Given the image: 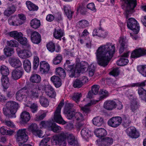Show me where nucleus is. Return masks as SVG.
Returning <instances> with one entry per match:
<instances>
[{
	"instance_id": "473e14b6",
	"label": "nucleus",
	"mask_w": 146,
	"mask_h": 146,
	"mask_svg": "<svg viewBox=\"0 0 146 146\" xmlns=\"http://www.w3.org/2000/svg\"><path fill=\"white\" fill-rule=\"evenodd\" d=\"M30 25L32 28L37 29L40 26V22L39 20L36 19H34L31 21Z\"/></svg>"
},
{
	"instance_id": "f8f14e48",
	"label": "nucleus",
	"mask_w": 146,
	"mask_h": 146,
	"mask_svg": "<svg viewBox=\"0 0 146 146\" xmlns=\"http://www.w3.org/2000/svg\"><path fill=\"white\" fill-rule=\"evenodd\" d=\"M119 42L120 46L119 52L121 54L128 48L127 40L125 37H122L120 38Z\"/></svg>"
},
{
	"instance_id": "a211bd4d",
	"label": "nucleus",
	"mask_w": 146,
	"mask_h": 146,
	"mask_svg": "<svg viewBox=\"0 0 146 146\" xmlns=\"http://www.w3.org/2000/svg\"><path fill=\"white\" fill-rule=\"evenodd\" d=\"M116 102L113 101H107L105 102L104 107L106 110H111L115 108Z\"/></svg>"
},
{
	"instance_id": "864d4df0",
	"label": "nucleus",
	"mask_w": 146,
	"mask_h": 146,
	"mask_svg": "<svg viewBox=\"0 0 146 146\" xmlns=\"http://www.w3.org/2000/svg\"><path fill=\"white\" fill-rule=\"evenodd\" d=\"M62 60V56L60 54H58L53 59V63L55 65L60 63Z\"/></svg>"
},
{
	"instance_id": "c756f323",
	"label": "nucleus",
	"mask_w": 146,
	"mask_h": 146,
	"mask_svg": "<svg viewBox=\"0 0 146 146\" xmlns=\"http://www.w3.org/2000/svg\"><path fill=\"white\" fill-rule=\"evenodd\" d=\"M53 35L55 38L57 39H59L60 40H61V37L64 35V33L60 29H55L53 33Z\"/></svg>"
},
{
	"instance_id": "a18cd8bd",
	"label": "nucleus",
	"mask_w": 146,
	"mask_h": 146,
	"mask_svg": "<svg viewBox=\"0 0 146 146\" xmlns=\"http://www.w3.org/2000/svg\"><path fill=\"white\" fill-rule=\"evenodd\" d=\"M39 101L41 106L44 107H46L49 105V102L48 100L44 97H40Z\"/></svg>"
},
{
	"instance_id": "4468645a",
	"label": "nucleus",
	"mask_w": 146,
	"mask_h": 146,
	"mask_svg": "<svg viewBox=\"0 0 146 146\" xmlns=\"http://www.w3.org/2000/svg\"><path fill=\"white\" fill-rule=\"evenodd\" d=\"M127 135L132 138H136L139 136V133L137 131L135 127H131L128 128L126 130Z\"/></svg>"
},
{
	"instance_id": "cd10ccee",
	"label": "nucleus",
	"mask_w": 146,
	"mask_h": 146,
	"mask_svg": "<svg viewBox=\"0 0 146 146\" xmlns=\"http://www.w3.org/2000/svg\"><path fill=\"white\" fill-rule=\"evenodd\" d=\"M94 132L96 136L99 137H104L107 134L106 131L102 128L95 129Z\"/></svg>"
},
{
	"instance_id": "8fccbe9b",
	"label": "nucleus",
	"mask_w": 146,
	"mask_h": 146,
	"mask_svg": "<svg viewBox=\"0 0 146 146\" xmlns=\"http://www.w3.org/2000/svg\"><path fill=\"white\" fill-rule=\"evenodd\" d=\"M84 120V117L80 112H76L75 114V121L76 122H82Z\"/></svg>"
},
{
	"instance_id": "f257e3e1",
	"label": "nucleus",
	"mask_w": 146,
	"mask_h": 146,
	"mask_svg": "<svg viewBox=\"0 0 146 146\" xmlns=\"http://www.w3.org/2000/svg\"><path fill=\"white\" fill-rule=\"evenodd\" d=\"M115 51V45L111 43H107L100 46L95 52L98 65L104 67L107 66Z\"/></svg>"
},
{
	"instance_id": "6ab92c4d",
	"label": "nucleus",
	"mask_w": 146,
	"mask_h": 146,
	"mask_svg": "<svg viewBox=\"0 0 146 146\" xmlns=\"http://www.w3.org/2000/svg\"><path fill=\"white\" fill-rule=\"evenodd\" d=\"M22 21H21L18 17H10L8 19V22L11 25L14 26H18L22 25L23 23Z\"/></svg>"
},
{
	"instance_id": "49530a36",
	"label": "nucleus",
	"mask_w": 146,
	"mask_h": 146,
	"mask_svg": "<svg viewBox=\"0 0 146 146\" xmlns=\"http://www.w3.org/2000/svg\"><path fill=\"white\" fill-rule=\"evenodd\" d=\"M65 112L67 115V117L68 119L75 121V114H76L75 112L72 111H68Z\"/></svg>"
},
{
	"instance_id": "2eb2a0df",
	"label": "nucleus",
	"mask_w": 146,
	"mask_h": 146,
	"mask_svg": "<svg viewBox=\"0 0 146 146\" xmlns=\"http://www.w3.org/2000/svg\"><path fill=\"white\" fill-rule=\"evenodd\" d=\"M19 56L23 59H25L29 58L32 55L31 52L28 50H17Z\"/></svg>"
},
{
	"instance_id": "4c0bfd02",
	"label": "nucleus",
	"mask_w": 146,
	"mask_h": 146,
	"mask_svg": "<svg viewBox=\"0 0 146 146\" xmlns=\"http://www.w3.org/2000/svg\"><path fill=\"white\" fill-rule=\"evenodd\" d=\"M24 68L27 72H29L31 68V63L30 61L28 59L25 60L23 62Z\"/></svg>"
},
{
	"instance_id": "13d9d810",
	"label": "nucleus",
	"mask_w": 146,
	"mask_h": 146,
	"mask_svg": "<svg viewBox=\"0 0 146 146\" xmlns=\"http://www.w3.org/2000/svg\"><path fill=\"white\" fill-rule=\"evenodd\" d=\"M7 45L13 47H17L19 45L18 42L15 40H11L7 41Z\"/></svg>"
},
{
	"instance_id": "1a4fd4ad",
	"label": "nucleus",
	"mask_w": 146,
	"mask_h": 146,
	"mask_svg": "<svg viewBox=\"0 0 146 146\" xmlns=\"http://www.w3.org/2000/svg\"><path fill=\"white\" fill-rule=\"evenodd\" d=\"M29 131H31L35 135L38 136L39 137H43L42 131L38 129L37 125L35 123H32L28 128Z\"/></svg>"
},
{
	"instance_id": "7ed1b4c3",
	"label": "nucleus",
	"mask_w": 146,
	"mask_h": 146,
	"mask_svg": "<svg viewBox=\"0 0 146 146\" xmlns=\"http://www.w3.org/2000/svg\"><path fill=\"white\" fill-rule=\"evenodd\" d=\"M123 4V9L127 19L130 17L135 12V8L137 5V0H120Z\"/></svg>"
},
{
	"instance_id": "aec40b11",
	"label": "nucleus",
	"mask_w": 146,
	"mask_h": 146,
	"mask_svg": "<svg viewBox=\"0 0 146 146\" xmlns=\"http://www.w3.org/2000/svg\"><path fill=\"white\" fill-rule=\"evenodd\" d=\"M49 64L46 62L43 61L40 62V71L41 73L47 72L49 71Z\"/></svg>"
},
{
	"instance_id": "f3484780",
	"label": "nucleus",
	"mask_w": 146,
	"mask_h": 146,
	"mask_svg": "<svg viewBox=\"0 0 146 146\" xmlns=\"http://www.w3.org/2000/svg\"><path fill=\"white\" fill-rule=\"evenodd\" d=\"M27 91L26 89L23 88L19 90L16 93L17 99L19 101H21L27 98Z\"/></svg>"
},
{
	"instance_id": "c85d7f7f",
	"label": "nucleus",
	"mask_w": 146,
	"mask_h": 146,
	"mask_svg": "<svg viewBox=\"0 0 146 146\" xmlns=\"http://www.w3.org/2000/svg\"><path fill=\"white\" fill-rule=\"evenodd\" d=\"M41 80L40 76L37 74H32L30 78V81L33 83H39L40 82Z\"/></svg>"
},
{
	"instance_id": "603ef678",
	"label": "nucleus",
	"mask_w": 146,
	"mask_h": 146,
	"mask_svg": "<svg viewBox=\"0 0 146 146\" xmlns=\"http://www.w3.org/2000/svg\"><path fill=\"white\" fill-rule=\"evenodd\" d=\"M46 47L48 50L51 52H53L55 48V45L52 42H49L46 45Z\"/></svg>"
},
{
	"instance_id": "6e6552de",
	"label": "nucleus",
	"mask_w": 146,
	"mask_h": 146,
	"mask_svg": "<svg viewBox=\"0 0 146 146\" xmlns=\"http://www.w3.org/2000/svg\"><path fill=\"white\" fill-rule=\"evenodd\" d=\"M121 123V117L116 116L110 119L108 122V124L109 126L115 128L120 126Z\"/></svg>"
},
{
	"instance_id": "338daca9",
	"label": "nucleus",
	"mask_w": 146,
	"mask_h": 146,
	"mask_svg": "<svg viewBox=\"0 0 146 146\" xmlns=\"http://www.w3.org/2000/svg\"><path fill=\"white\" fill-rule=\"evenodd\" d=\"M73 106V105L72 104L68 103L65 104L64 108V112L71 111V108Z\"/></svg>"
},
{
	"instance_id": "72a5a7b5",
	"label": "nucleus",
	"mask_w": 146,
	"mask_h": 146,
	"mask_svg": "<svg viewBox=\"0 0 146 146\" xmlns=\"http://www.w3.org/2000/svg\"><path fill=\"white\" fill-rule=\"evenodd\" d=\"M138 92L141 100L146 102V90L143 88H139Z\"/></svg>"
},
{
	"instance_id": "37998d69",
	"label": "nucleus",
	"mask_w": 146,
	"mask_h": 146,
	"mask_svg": "<svg viewBox=\"0 0 146 146\" xmlns=\"http://www.w3.org/2000/svg\"><path fill=\"white\" fill-rule=\"evenodd\" d=\"M89 25L88 22L86 20H82L79 21L77 24V27L80 28H84L88 27Z\"/></svg>"
},
{
	"instance_id": "4d7b16f0",
	"label": "nucleus",
	"mask_w": 146,
	"mask_h": 146,
	"mask_svg": "<svg viewBox=\"0 0 146 146\" xmlns=\"http://www.w3.org/2000/svg\"><path fill=\"white\" fill-rule=\"evenodd\" d=\"M50 140V138L49 137L43 139L41 141L40 143L39 146H51L47 143Z\"/></svg>"
},
{
	"instance_id": "f704fd0d",
	"label": "nucleus",
	"mask_w": 146,
	"mask_h": 146,
	"mask_svg": "<svg viewBox=\"0 0 146 146\" xmlns=\"http://www.w3.org/2000/svg\"><path fill=\"white\" fill-rule=\"evenodd\" d=\"M121 118L122 119V122L124 126L125 127L128 126L131 122L130 118L125 115H122Z\"/></svg>"
},
{
	"instance_id": "b1692460",
	"label": "nucleus",
	"mask_w": 146,
	"mask_h": 146,
	"mask_svg": "<svg viewBox=\"0 0 146 146\" xmlns=\"http://www.w3.org/2000/svg\"><path fill=\"white\" fill-rule=\"evenodd\" d=\"M29 97L33 99L38 97V90L36 88H33L29 90L28 94Z\"/></svg>"
},
{
	"instance_id": "5701e85b",
	"label": "nucleus",
	"mask_w": 146,
	"mask_h": 146,
	"mask_svg": "<svg viewBox=\"0 0 146 146\" xmlns=\"http://www.w3.org/2000/svg\"><path fill=\"white\" fill-rule=\"evenodd\" d=\"M50 80L56 88L60 87L62 85L61 79L57 76L54 75L52 76L50 78Z\"/></svg>"
},
{
	"instance_id": "e433bc0d",
	"label": "nucleus",
	"mask_w": 146,
	"mask_h": 146,
	"mask_svg": "<svg viewBox=\"0 0 146 146\" xmlns=\"http://www.w3.org/2000/svg\"><path fill=\"white\" fill-rule=\"evenodd\" d=\"M50 127H49V130L52 131L54 132L59 133L61 130V128L55 123H51Z\"/></svg>"
},
{
	"instance_id": "774afa93",
	"label": "nucleus",
	"mask_w": 146,
	"mask_h": 146,
	"mask_svg": "<svg viewBox=\"0 0 146 146\" xmlns=\"http://www.w3.org/2000/svg\"><path fill=\"white\" fill-rule=\"evenodd\" d=\"M46 113H44L41 115H36L35 120L36 121H39L42 120L46 116Z\"/></svg>"
},
{
	"instance_id": "2f4dec72",
	"label": "nucleus",
	"mask_w": 146,
	"mask_h": 146,
	"mask_svg": "<svg viewBox=\"0 0 146 146\" xmlns=\"http://www.w3.org/2000/svg\"><path fill=\"white\" fill-rule=\"evenodd\" d=\"M2 84L5 89H7L9 85V80L7 76H2L1 78Z\"/></svg>"
},
{
	"instance_id": "de8ad7c7",
	"label": "nucleus",
	"mask_w": 146,
	"mask_h": 146,
	"mask_svg": "<svg viewBox=\"0 0 146 146\" xmlns=\"http://www.w3.org/2000/svg\"><path fill=\"white\" fill-rule=\"evenodd\" d=\"M137 70L143 76L146 77V65H141L138 66Z\"/></svg>"
},
{
	"instance_id": "a19ab883",
	"label": "nucleus",
	"mask_w": 146,
	"mask_h": 146,
	"mask_svg": "<svg viewBox=\"0 0 146 146\" xmlns=\"http://www.w3.org/2000/svg\"><path fill=\"white\" fill-rule=\"evenodd\" d=\"M0 72L3 76H7L9 73V71L7 67L4 65L1 66Z\"/></svg>"
},
{
	"instance_id": "4be33fe9",
	"label": "nucleus",
	"mask_w": 146,
	"mask_h": 146,
	"mask_svg": "<svg viewBox=\"0 0 146 146\" xmlns=\"http://www.w3.org/2000/svg\"><path fill=\"white\" fill-rule=\"evenodd\" d=\"M45 92L47 96L52 98H54L56 96V93L51 86H48L45 89Z\"/></svg>"
},
{
	"instance_id": "69168bd1",
	"label": "nucleus",
	"mask_w": 146,
	"mask_h": 146,
	"mask_svg": "<svg viewBox=\"0 0 146 146\" xmlns=\"http://www.w3.org/2000/svg\"><path fill=\"white\" fill-rule=\"evenodd\" d=\"M39 64V59L38 57L36 56H35L34 57L33 65L34 68L36 69L38 66Z\"/></svg>"
},
{
	"instance_id": "6e6d98bb",
	"label": "nucleus",
	"mask_w": 146,
	"mask_h": 146,
	"mask_svg": "<svg viewBox=\"0 0 146 146\" xmlns=\"http://www.w3.org/2000/svg\"><path fill=\"white\" fill-rule=\"evenodd\" d=\"M73 86L74 88H79L81 87L83 84L78 79L75 80L73 82Z\"/></svg>"
},
{
	"instance_id": "ddd939ff",
	"label": "nucleus",
	"mask_w": 146,
	"mask_h": 146,
	"mask_svg": "<svg viewBox=\"0 0 146 146\" xmlns=\"http://www.w3.org/2000/svg\"><path fill=\"white\" fill-rule=\"evenodd\" d=\"M146 55V49L143 48H139L135 50L131 54V56L133 58H138Z\"/></svg>"
},
{
	"instance_id": "39448f33",
	"label": "nucleus",
	"mask_w": 146,
	"mask_h": 146,
	"mask_svg": "<svg viewBox=\"0 0 146 146\" xmlns=\"http://www.w3.org/2000/svg\"><path fill=\"white\" fill-rule=\"evenodd\" d=\"M26 129H19L17 132L16 135V140L17 141L19 142V146L20 144L27 141L28 139V136Z\"/></svg>"
},
{
	"instance_id": "c9c22d12",
	"label": "nucleus",
	"mask_w": 146,
	"mask_h": 146,
	"mask_svg": "<svg viewBox=\"0 0 146 146\" xmlns=\"http://www.w3.org/2000/svg\"><path fill=\"white\" fill-rule=\"evenodd\" d=\"M9 35L11 37H13L15 39L18 40L23 36L22 34L21 33L18 32L16 31H12L10 32Z\"/></svg>"
},
{
	"instance_id": "ea45409f",
	"label": "nucleus",
	"mask_w": 146,
	"mask_h": 146,
	"mask_svg": "<svg viewBox=\"0 0 146 146\" xmlns=\"http://www.w3.org/2000/svg\"><path fill=\"white\" fill-rule=\"evenodd\" d=\"M26 4L28 9L30 11H35L38 9V7L30 1H27Z\"/></svg>"
},
{
	"instance_id": "79ce46f5",
	"label": "nucleus",
	"mask_w": 146,
	"mask_h": 146,
	"mask_svg": "<svg viewBox=\"0 0 146 146\" xmlns=\"http://www.w3.org/2000/svg\"><path fill=\"white\" fill-rule=\"evenodd\" d=\"M64 12L67 17L69 20H71L72 17L74 12L70 10V7L65 6L64 7Z\"/></svg>"
},
{
	"instance_id": "dca6fc26",
	"label": "nucleus",
	"mask_w": 146,
	"mask_h": 146,
	"mask_svg": "<svg viewBox=\"0 0 146 146\" xmlns=\"http://www.w3.org/2000/svg\"><path fill=\"white\" fill-rule=\"evenodd\" d=\"M31 37L32 42L34 44H39L41 41L40 35L37 32L34 31L32 33Z\"/></svg>"
},
{
	"instance_id": "5fc2aeb1",
	"label": "nucleus",
	"mask_w": 146,
	"mask_h": 146,
	"mask_svg": "<svg viewBox=\"0 0 146 146\" xmlns=\"http://www.w3.org/2000/svg\"><path fill=\"white\" fill-rule=\"evenodd\" d=\"M131 110L133 111H134L138 109V105L135 100H133L131 101Z\"/></svg>"
},
{
	"instance_id": "a878e982",
	"label": "nucleus",
	"mask_w": 146,
	"mask_h": 146,
	"mask_svg": "<svg viewBox=\"0 0 146 146\" xmlns=\"http://www.w3.org/2000/svg\"><path fill=\"white\" fill-rule=\"evenodd\" d=\"M21 120L23 123H27L30 120L31 116L28 112L24 111L21 113Z\"/></svg>"
},
{
	"instance_id": "20e7f679",
	"label": "nucleus",
	"mask_w": 146,
	"mask_h": 146,
	"mask_svg": "<svg viewBox=\"0 0 146 146\" xmlns=\"http://www.w3.org/2000/svg\"><path fill=\"white\" fill-rule=\"evenodd\" d=\"M95 67L93 65L91 64L88 66L87 64H86V65H76L74 70V75H72V77H76L75 75L76 74H79L80 72L82 73L88 70L89 75L90 76H93L95 72Z\"/></svg>"
},
{
	"instance_id": "9d476101",
	"label": "nucleus",
	"mask_w": 146,
	"mask_h": 146,
	"mask_svg": "<svg viewBox=\"0 0 146 146\" xmlns=\"http://www.w3.org/2000/svg\"><path fill=\"white\" fill-rule=\"evenodd\" d=\"M113 139L110 137H105L102 139L97 140L96 142L99 146H109L113 143Z\"/></svg>"
},
{
	"instance_id": "7c9ffc66",
	"label": "nucleus",
	"mask_w": 146,
	"mask_h": 146,
	"mask_svg": "<svg viewBox=\"0 0 146 146\" xmlns=\"http://www.w3.org/2000/svg\"><path fill=\"white\" fill-rule=\"evenodd\" d=\"M81 133L82 137L85 139L91 137L92 134L90 131L86 128L82 129L81 131Z\"/></svg>"
},
{
	"instance_id": "052dcab7",
	"label": "nucleus",
	"mask_w": 146,
	"mask_h": 146,
	"mask_svg": "<svg viewBox=\"0 0 146 146\" xmlns=\"http://www.w3.org/2000/svg\"><path fill=\"white\" fill-rule=\"evenodd\" d=\"M81 96V93H75L72 97V99L76 102H78L80 101V99Z\"/></svg>"
},
{
	"instance_id": "423d86ee",
	"label": "nucleus",
	"mask_w": 146,
	"mask_h": 146,
	"mask_svg": "<svg viewBox=\"0 0 146 146\" xmlns=\"http://www.w3.org/2000/svg\"><path fill=\"white\" fill-rule=\"evenodd\" d=\"M64 105L63 101H61L58 105L54 112V119L56 122L62 124L66 123L60 114L61 109Z\"/></svg>"
},
{
	"instance_id": "f03ea898",
	"label": "nucleus",
	"mask_w": 146,
	"mask_h": 146,
	"mask_svg": "<svg viewBox=\"0 0 146 146\" xmlns=\"http://www.w3.org/2000/svg\"><path fill=\"white\" fill-rule=\"evenodd\" d=\"M67 138L68 143L70 145H73L76 141L75 137L72 134L62 132L58 135L53 136L51 139V142L54 145L66 146V140Z\"/></svg>"
},
{
	"instance_id": "c03bdc74",
	"label": "nucleus",
	"mask_w": 146,
	"mask_h": 146,
	"mask_svg": "<svg viewBox=\"0 0 146 146\" xmlns=\"http://www.w3.org/2000/svg\"><path fill=\"white\" fill-rule=\"evenodd\" d=\"M56 75H59L62 78H64L66 76V73L64 70L61 67L56 68Z\"/></svg>"
},
{
	"instance_id": "0e129e2a",
	"label": "nucleus",
	"mask_w": 146,
	"mask_h": 146,
	"mask_svg": "<svg viewBox=\"0 0 146 146\" xmlns=\"http://www.w3.org/2000/svg\"><path fill=\"white\" fill-rule=\"evenodd\" d=\"M28 107L30 108L31 111L33 113L36 112L38 108L37 105L35 104H32L30 106H28Z\"/></svg>"
},
{
	"instance_id": "3c124183",
	"label": "nucleus",
	"mask_w": 146,
	"mask_h": 146,
	"mask_svg": "<svg viewBox=\"0 0 146 146\" xmlns=\"http://www.w3.org/2000/svg\"><path fill=\"white\" fill-rule=\"evenodd\" d=\"M4 51L5 54L7 56H11L14 52V49L9 47L5 48Z\"/></svg>"
},
{
	"instance_id": "412c9836",
	"label": "nucleus",
	"mask_w": 146,
	"mask_h": 146,
	"mask_svg": "<svg viewBox=\"0 0 146 146\" xmlns=\"http://www.w3.org/2000/svg\"><path fill=\"white\" fill-rule=\"evenodd\" d=\"M10 64L12 67L16 68L20 67L22 65L19 59L14 57L11 58Z\"/></svg>"
},
{
	"instance_id": "bb28decb",
	"label": "nucleus",
	"mask_w": 146,
	"mask_h": 146,
	"mask_svg": "<svg viewBox=\"0 0 146 146\" xmlns=\"http://www.w3.org/2000/svg\"><path fill=\"white\" fill-rule=\"evenodd\" d=\"M23 74V71L18 69H15L12 72V78L15 80L18 79L21 77Z\"/></svg>"
},
{
	"instance_id": "09e8293b",
	"label": "nucleus",
	"mask_w": 146,
	"mask_h": 146,
	"mask_svg": "<svg viewBox=\"0 0 146 146\" xmlns=\"http://www.w3.org/2000/svg\"><path fill=\"white\" fill-rule=\"evenodd\" d=\"M129 62L128 60L125 58H121L117 62V64L119 66H123L127 65Z\"/></svg>"
},
{
	"instance_id": "0eeeda50",
	"label": "nucleus",
	"mask_w": 146,
	"mask_h": 146,
	"mask_svg": "<svg viewBox=\"0 0 146 146\" xmlns=\"http://www.w3.org/2000/svg\"><path fill=\"white\" fill-rule=\"evenodd\" d=\"M127 26L128 29L133 31L135 34H137L139 31V27L137 21L134 18H131L127 21Z\"/></svg>"
},
{
	"instance_id": "bf43d9fd",
	"label": "nucleus",
	"mask_w": 146,
	"mask_h": 146,
	"mask_svg": "<svg viewBox=\"0 0 146 146\" xmlns=\"http://www.w3.org/2000/svg\"><path fill=\"white\" fill-rule=\"evenodd\" d=\"M100 94L102 95L100 97V100H102L106 98L108 96V92L106 90L104 89L101 90L100 91Z\"/></svg>"
},
{
	"instance_id": "680f3d73",
	"label": "nucleus",
	"mask_w": 146,
	"mask_h": 146,
	"mask_svg": "<svg viewBox=\"0 0 146 146\" xmlns=\"http://www.w3.org/2000/svg\"><path fill=\"white\" fill-rule=\"evenodd\" d=\"M99 86L98 85H94L92 87V91L94 95L97 94L99 92Z\"/></svg>"
},
{
	"instance_id": "393cba45",
	"label": "nucleus",
	"mask_w": 146,
	"mask_h": 146,
	"mask_svg": "<svg viewBox=\"0 0 146 146\" xmlns=\"http://www.w3.org/2000/svg\"><path fill=\"white\" fill-rule=\"evenodd\" d=\"M93 124L98 127L102 126L104 123V119L100 116H97L94 117L92 119Z\"/></svg>"
},
{
	"instance_id": "9b49d317",
	"label": "nucleus",
	"mask_w": 146,
	"mask_h": 146,
	"mask_svg": "<svg viewBox=\"0 0 146 146\" xmlns=\"http://www.w3.org/2000/svg\"><path fill=\"white\" fill-rule=\"evenodd\" d=\"M6 105L7 108H9L10 113L13 115L16 113L19 107L18 103L12 101L8 102L6 103Z\"/></svg>"
},
{
	"instance_id": "e2e57ef3",
	"label": "nucleus",
	"mask_w": 146,
	"mask_h": 146,
	"mask_svg": "<svg viewBox=\"0 0 146 146\" xmlns=\"http://www.w3.org/2000/svg\"><path fill=\"white\" fill-rule=\"evenodd\" d=\"M51 122L48 121H42L41 122L40 125L41 126L43 127L47 128L49 130V127L51 125Z\"/></svg>"
},
{
	"instance_id": "58836bf2",
	"label": "nucleus",
	"mask_w": 146,
	"mask_h": 146,
	"mask_svg": "<svg viewBox=\"0 0 146 146\" xmlns=\"http://www.w3.org/2000/svg\"><path fill=\"white\" fill-rule=\"evenodd\" d=\"M18 40L21 44L24 46L25 48H30V45L26 38L22 36V37L20 38Z\"/></svg>"
}]
</instances>
